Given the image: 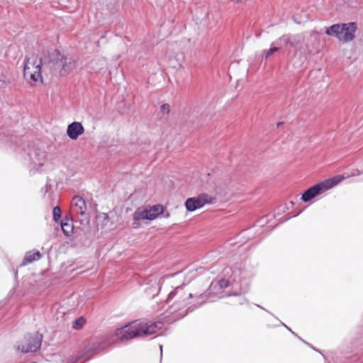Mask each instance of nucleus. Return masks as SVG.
I'll list each match as a JSON object with an SVG mask.
<instances>
[{"mask_svg":"<svg viewBox=\"0 0 363 363\" xmlns=\"http://www.w3.org/2000/svg\"><path fill=\"white\" fill-rule=\"evenodd\" d=\"M245 303L249 304V301L246 298H242L240 301V304L242 305L244 304Z\"/></svg>","mask_w":363,"mask_h":363,"instance_id":"obj_25","label":"nucleus"},{"mask_svg":"<svg viewBox=\"0 0 363 363\" xmlns=\"http://www.w3.org/2000/svg\"><path fill=\"white\" fill-rule=\"evenodd\" d=\"M52 214V220L55 223H57L60 220L61 216H62V211H61L60 207L58 206L53 207Z\"/></svg>","mask_w":363,"mask_h":363,"instance_id":"obj_18","label":"nucleus"},{"mask_svg":"<svg viewBox=\"0 0 363 363\" xmlns=\"http://www.w3.org/2000/svg\"><path fill=\"white\" fill-rule=\"evenodd\" d=\"M84 132L82 124L79 122H73L68 125L67 133L68 136H79Z\"/></svg>","mask_w":363,"mask_h":363,"instance_id":"obj_15","label":"nucleus"},{"mask_svg":"<svg viewBox=\"0 0 363 363\" xmlns=\"http://www.w3.org/2000/svg\"><path fill=\"white\" fill-rule=\"evenodd\" d=\"M45 145L47 143L41 138L29 140H26L25 138H0V148L21 155L30 162V172L33 174L44 171L43 167L48 165V154L51 151L52 146L47 145L48 151H46Z\"/></svg>","mask_w":363,"mask_h":363,"instance_id":"obj_3","label":"nucleus"},{"mask_svg":"<svg viewBox=\"0 0 363 363\" xmlns=\"http://www.w3.org/2000/svg\"><path fill=\"white\" fill-rule=\"evenodd\" d=\"M91 355V357L88 358V359H86V361H84L83 363H86V361H88L89 359H90L94 354H90Z\"/></svg>","mask_w":363,"mask_h":363,"instance_id":"obj_35","label":"nucleus"},{"mask_svg":"<svg viewBox=\"0 0 363 363\" xmlns=\"http://www.w3.org/2000/svg\"><path fill=\"white\" fill-rule=\"evenodd\" d=\"M162 323L160 321L128 322L116 328L112 334L91 341L80 354L70 356L67 359H63L62 363H77L81 359L89 354H96L109 347L135 338L155 334L162 328Z\"/></svg>","mask_w":363,"mask_h":363,"instance_id":"obj_1","label":"nucleus"},{"mask_svg":"<svg viewBox=\"0 0 363 363\" xmlns=\"http://www.w3.org/2000/svg\"><path fill=\"white\" fill-rule=\"evenodd\" d=\"M278 50H279V48L273 47V48H271L268 50L264 51L262 52V55H264L266 58H267V57H269V56H271L272 54H274L275 52H277Z\"/></svg>","mask_w":363,"mask_h":363,"instance_id":"obj_20","label":"nucleus"},{"mask_svg":"<svg viewBox=\"0 0 363 363\" xmlns=\"http://www.w3.org/2000/svg\"><path fill=\"white\" fill-rule=\"evenodd\" d=\"M170 112V106L167 104H164L160 106V115L161 118H166Z\"/></svg>","mask_w":363,"mask_h":363,"instance_id":"obj_19","label":"nucleus"},{"mask_svg":"<svg viewBox=\"0 0 363 363\" xmlns=\"http://www.w3.org/2000/svg\"><path fill=\"white\" fill-rule=\"evenodd\" d=\"M60 225L63 233L66 236L68 237L73 233L74 223L72 219L67 218H63L61 221Z\"/></svg>","mask_w":363,"mask_h":363,"instance_id":"obj_16","label":"nucleus"},{"mask_svg":"<svg viewBox=\"0 0 363 363\" xmlns=\"http://www.w3.org/2000/svg\"><path fill=\"white\" fill-rule=\"evenodd\" d=\"M283 39L286 41V44H289L291 46H294L295 44L294 42L291 41V38L289 37H283Z\"/></svg>","mask_w":363,"mask_h":363,"instance_id":"obj_24","label":"nucleus"},{"mask_svg":"<svg viewBox=\"0 0 363 363\" xmlns=\"http://www.w3.org/2000/svg\"><path fill=\"white\" fill-rule=\"evenodd\" d=\"M43 335L35 333L33 335L28 334L25 337V343L19 344L17 350L23 353L35 352L42 345Z\"/></svg>","mask_w":363,"mask_h":363,"instance_id":"obj_9","label":"nucleus"},{"mask_svg":"<svg viewBox=\"0 0 363 363\" xmlns=\"http://www.w3.org/2000/svg\"><path fill=\"white\" fill-rule=\"evenodd\" d=\"M282 125V123H281V122H280V123H277V127H279V126H280V125Z\"/></svg>","mask_w":363,"mask_h":363,"instance_id":"obj_36","label":"nucleus"},{"mask_svg":"<svg viewBox=\"0 0 363 363\" xmlns=\"http://www.w3.org/2000/svg\"><path fill=\"white\" fill-rule=\"evenodd\" d=\"M239 283L240 284L241 290L243 293L247 292L250 289V282L252 278L254 277L252 272H247L245 269L239 271Z\"/></svg>","mask_w":363,"mask_h":363,"instance_id":"obj_11","label":"nucleus"},{"mask_svg":"<svg viewBox=\"0 0 363 363\" xmlns=\"http://www.w3.org/2000/svg\"><path fill=\"white\" fill-rule=\"evenodd\" d=\"M41 65L42 60L36 55H31L25 61L23 77L32 86L43 82Z\"/></svg>","mask_w":363,"mask_h":363,"instance_id":"obj_5","label":"nucleus"},{"mask_svg":"<svg viewBox=\"0 0 363 363\" xmlns=\"http://www.w3.org/2000/svg\"><path fill=\"white\" fill-rule=\"evenodd\" d=\"M290 204H291V206H294V202L291 201H290Z\"/></svg>","mask_w":363,"mask_h":363,"instance_id":"obj_38","label":"nucleus"},{"mask_svg":"<svg viewBox=\"0 0 363 363\" xmlns=\"http://www.w3.org/2000/svg\"><path fill=\"white\" fill-rule=\"evenodd\" d=\"M345 178L344 175L339 174L315 184L301 194V201L303 202L310 201L316 196H320L324 192L337 186L345 179Z\"/></svg>","mask_w":363,"mask_h":363,"instance_id":"obj_4","label":"nucleus"},{"mask_svg":"<svg viewBox=\"0 0 363 363\" xmlns=\"http://www.w3.org/2000/svg\"><path fill=\"white\" fill-rule=\"evenodd\" d=\"M216 201V198L206 193H201L196 196L188 198L185 201L184 206L188 212H193L206 204H213Z\"/></svg>","mask_w":363,"mask_h":363,"instance_id":"obj_8","label":"nucleus"},{"mask_svg":"<svg viewBox=\"0 0 363 363\" xmlns=\"http://www.w3.org/2000/svg\"><path fill=\"white\" fill-rule=\"evenodd\" d=\"M255 306H257L258 308H261V309H262V310L265 311L266 312H267V313H270V312H269L268 310L265 309V308H263L262 306H259V305H258V304H255Z\"/></svg>","mask_w":363,"mask_h":363,"instance_id":"obj_28","label":"nucleus"},{"mask_svg":"<svg viewBox=\"0 0 363 363\" xmlns=\"http://www.w3.org/2000/svg\"><path fill=\"white\" fill-rule=\"evenodd\" d=\"M213 189H214V191H215V192H216V194L220 193V191L218 190V188H217L216 186H214V187H213Z\"/></svg>","mask_w":363,"mask_h":363,"instance_id":"obj_32","label":"nucleus"},{"mask_svg":"<svg viewBox=\"0 0 363 363\" xmlns=\"http://www.w3.org/2000/svg\"><path fill=\"white\" fill-rule=\"evenodd\" d=\"M7 266L9 270L13 273L14 279L16 280L18 277V270H15L11 261L7 262Z\"/></svg>","mask_w":363,"mask_h":363,"instance_id":"obj_21","label":"nucleus"},{"mask_svg":"<svg viewBox=\"0 0 363 363\" xmlns=\"http://www.w3.org/2000/svg\"><path fill=\"white\" fill-rule=\"evenodd\" d=\"M229 286L230 281L228 279H220L217 281H212L205 292L194 296L191 293L186 294L183 291L185 284H182L175 287L167 295L166 299L167 304H169L171 301L175 298L174 302L169 306V313L174 315L175 320H180L208 301H213V298L217 297L219 294L216 291L217 289L221 291L227 289Z\"/></svg>","mask_w":363,"mask_h":363,"instance_id":"obj_2","label":"nucleus"},{"mask_svg":"<svg viewBox=\"0 0 363 363\" xmlns=\"http://www.w3.org/2000/svg\"><path fill=\"white\" fill-rule=\"evenodd\" d=\"M286 328L289 331H290V332H291L294 335H295V336H296V337H298V336L297 335V334H296V333H294V331H293V330H292L289 327L286 326Z\"/></svg>","mask_w":363,"mask_h":363,"instance_id":"obj_26","label":"nucleus"},{"mask_svg":"<svg viewBox=\"0 0 363 363\" xmlns=\"http://www.w3.org/2000/svg\"><path fill=\"white\" fill-rule=\"evenodd\" d=\"M298 339H300L301 341H303L305 344H306L307 345H308L310 347H311L313 350H314L315 351L322 354L321 351L320 350H318L316 348H315L312 345H311L310 343L306 342L305 340H303L301 337H298Z\"/></svg>","mask_w":363,"mask_h":363,"instance_id":"obj_23","label":"nucleus"},{"mask_svg":"<svg viewBox=\"0 0 363 363\" xmlns=\"http://www.w3.org/2000/svg\"><path fill=\"white\" fill-rule=\"evenodd\" d=\"M231 296H237L239 295L238 293H233L232 294H230Z\"/></svg>","mask_w":363,"mask_h":363,"instance_id":"obj_34","label":"nucleus"},{"mask_svg":"<svg viewBox=\"0 0 363 363\" xmlns=\"http://www.w3.org/2000/svg\"><path fill=\"white\" fill-rule=\"evenodd\" d=\"M148 208L150 209V214L155 217V220L161 216H163L164 218L169 217V213L166 212L165 207L161 204L148 206Z\"/></svg>","mask_w":363,"mask_h":363,"instance_id":"obj_14","label":"nucleus"},{"mask_svg":"<svg viewBox=\"0 0 363 363\" xmlns=\"http://www.w3.org/2000/svg\"><path fill=\"white\" fill-rule=\"evenodd\" d=\"M279 322H280V325H283V326H284L285 328H286V326H287V325H286L285 323H284L283 322H281V321H280V320H279Z\"/></svg>","mask_w":363,"mask_h":363,"instance_id":"obj_33","label":"nucleus"},{"mask_svg":"<svg viewBox=\"0 0 363 363\" xmlns=\"http://www.w3.org/2000/svg\"><path fill=\"white\" fill-rule=\"evenodd\" d=\"M356 29L354 23L335 24L327 29L326 33L336 37L340 41L347 43L353 40Z\"/></svg>","mask_w":363,"mask_h":363,"instance_id":"obj_7","label":"nucleus"},{"mask_svg":"<svg viewBox=\"0 0 363 363\" xmlns=\"http://www.w3.org/2000/svg\"><path fill=\"white\" fill-rule=\"evenodd\" d=\"M41 257L42 254L39 250H35L34 252L29 251L26 253L23 259V261L19 267H25L28 264L39 260Z\"/></svg>","mask_w":363,"mask_h":363,"instance_id":"obj_12","label":"nucleus"},{"mask_svg":"<svg viewBox=\"0 0 363 363\" xmlns=\"http://www.w3.org/2000/svg\"><path fill=\"white\" fill-rule=\"evenodd\" d=\"M50 62L62 76L68 74L76 67V63L71 57L62 55L56 50L50 54Z\"/></svg>","mask_w":363,"mask_h":363,"instance_id":"obj_6","label":"nucleus"},{"mask_svg":"<svg viewBox=\"0 0 363 363\" xmlns=\"http://www.w3.org/2000/svg\"><path fill=\"white\" fill-rule=\"evenodd\" d=\"M7 84L6 77L0 75V89L4 88Z\"/></svg>","mask_w":363,"mask_h":363,"instance_id":"obj_22","label":"nucleus"},{"mask_svg":"<svg viewBox=\"0 0 363 363\" xmlns=\"http://www.w3.org/2000/svg\"><path fill=\"white\" fill-rule=\"evenodd\" d=\"M104 220H109V217H108V215L107 213H104Z\"/></svg>","mask_w":363,"mask_h":363,"instance_id":"obj_29","label":"nucleus"},{"mask_svg":"<svg viewBox=\"0 0 363 363\" xmlns=\"http://www.w3.org/2000/svg\"><path fill=\"white\" fill-rule=\"evenodd\" d=\"M86 323V319L83 316L76 318L72 322V328L76 330L82 329Z\"/></svg>","mask_w":363,"mask_h":363,"instance_id":"obj_17","label":"nucleus"},{"mask_svg":"<svg viewBox=\"0 0 363 363\" xmlns=\"http://www.w3.org/2000/svg\"><path fill=\"white\" fill-rule=\"evenodd\" d=\"M133 226L134 228L139 227V222L141 220L152 221L155 220V217L150 214L148 206H141L138 208L133 215Z\"/></svg>","mask_w":363,"mask_h":363,"instance_id":"obj_10","label":"nucleus"},{"mask_svg":"<svg viewBox=\"0 0 363 363\" xmlns=\"http://www.w3.org/2000/svg\"><path fill=\"white\" fill-rule=\"evenodd\" d=\"M160 360L162 359V345H160Z\"/></svg>","mask_w":363,"mask_h":363,"instance_id":"obj_31","label":"nucleus"},{"mask_svg":"<svg viewBox=\"0 0 363 363\" xmlns=\"http://www.w3.org/2000/svg\"><path fill=\"white\" fill-rule=\"evenodd\" d=\"M72 205L77 208L76 213L84 216L86 211L85 200L80 196H75L72 199Z\"/></svg>","mask_w":363,"mask_h":363,"instance_id":"obj_13","label":"nucleus"},{"mask_svg":"<svg viewBox=\"0 0 363 363\" xmlns=\"http://www.w3.org/2000/svg\"><path fill=\"white\" fill-rule=\"evenodd\" d=\"M51 188V185L50 184H46L45 185V192H47L48 191L49 189Z\"/></svg>","mask_w":363,"mask_h":363,"instance_id":"obj_30","label":"nucleus"},{"mask_svg":"<svg viewBox=\"0 0 363 363\" xmlns=\"http://www.w3.org/2000/svg\"><path fill=\"white\" fill-rule=\"evenodd\" d=\"M69 138L72 140H77L78 138L73 137V138Z\"/></svg>","mask_w":363,"mask_h":363,"instance_id":"obj_37","label":"nucleus"},{"mask_svg":"<svg viewBox=\"0 0 363 363\" xmlns=\"http://www.w3.org/2000/svg\"><path fill=\"white\" fill-rule=\"evenodd\" d=\"M301 212H302V211H299V212H298L297 213H296V214H294V215H293V216H291L289 217L286 220H289V218H294V217L298 216L299 214H301Z\"/></svg>","mask_w":363,"mask_h":363,"instance_id":"obj_27","label":"nucleus"}]
</instances>
